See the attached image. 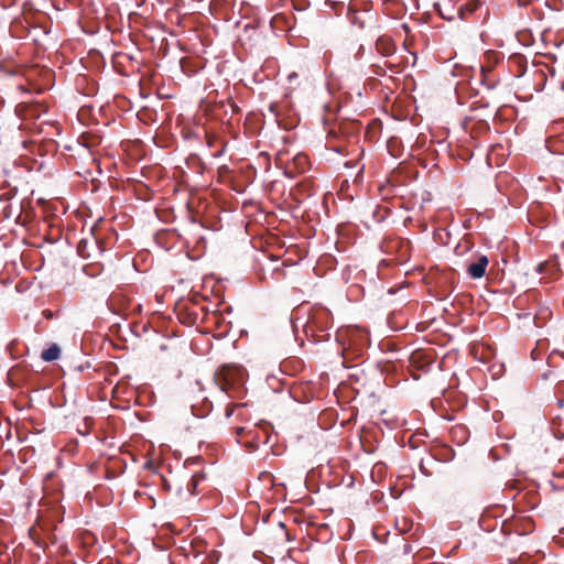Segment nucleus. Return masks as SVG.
I'll list each match as a JSON object with an SVG mask.
<instances>
[{
	"mask_svg": "<svg viewBox=\"0 0 564 564\" xmlns=\"http://www.w3.org/2000/svg\"><path fill=\"white\" fill-rule=\"evenodd\" d=\"M293 328L302 325L307 338H312L315 343H322L329 339L328 330L333 327V315L330 311L323 305H314L306 307L301 304L291 315Z\"/></svg>",
	"mask_w": 564,
	"mask_h": 564,
	"instance_id": "obj_1",
	"label": "nucleus"
},
{
	"mask_svg": "<svg viewBox=\"0 0 564 564\" xmlns=\"http://www.w3.org/2000/svg\"><path fill=\"white\" fill-rule=\"evenodd\" d=\"M47 105L39 100L21 101L15 107L17 116L22 120L21 129L41 133L43 131L42 123L36 124V120L47 112Z\"/></svg>",
	"mask_w": 564,
	"mask_h": 564,
	"instance_id": "obj_2",
	"label": "nucleus"
},
{
	"mask_svg": "<svg viewBox=\"0 0 564 564\" xmlns=\"http://www.w3.org/2000/svg\"><path fill=\"white\" fill-rule=\"evenodd\" d=\"M247 371L242 366L229 364L220 366L214 376L216 384L225 392L239 389L246 380Z\"/></svg>",
	"mask_w": 564,
	"mask_h": 564,
	"instance_id": "obj_3",
	"label": "nucleus"
},
{
	"mask_svg": "<svg viewBox=\"0 0 564 564\" xmlns=\"http://www.w3.org/2000/svg\"><path fill=\"white\" fill-rule=\"evenodd\" d=\"M310 167L308 156L304 153H299L293 158L292 164L288 166L286 173L291 176L304 173Z\"/></svg>",
	"mask_w": 564,
	"mask_h": 564,
	"instance_id": "obj_4",
	"label": "nucleus"
},
{
	"mask_svg": "<svg viewBox=\"0 0 564 564\" xmlns=\"http://www.w3.org/2000/svg\"><path fill=\"white\" fill-rule=\"evenodd\" d=\"M376 51L382 56H391L395 53L394 41L388 35H381L376 41Z\"/></svg>",
	"mask_w": 564,
	"mask_h": 564,
	"instance_id": "obj_5",
	"label": "nucleus"
},
{
	"mask_svg": "<svg viewBox=\"0 0 564 564\" xmlns=\"http://www.w3.org/2000/svg\"><path fill=\"white\" fill-rule=\"evenodd\" d=\"M488 258L486 256H479L478 259L467 267V272L473 279H480L486 273L488 265Z\"/></svg>",
	"mask_w": 564,
	"mask_h": 564,
	"instance_id": "obj_6",
	"label": "nucleus"
},
{
	"mask_svg": "<svg viewBox=\"0 0 564 564\" xmlns=\"http://www.w3.org/2000/svg\"><path fill=\"white\" fill-rule=\"evenodd\" d=\"M432 362L431 356L424 351L416 350L410 357V364L413 368L426 371Z\"/></svg>",
	"mask_w": 564,
	"mask_h": 564,
	"instance_id": "obj_7",
	"label": "nucleus"
},
{
	"mask_svg": "<svg viewBox=\"0 0 564 564\" xmlns=\"http://www.w3.org/2000/svg\"><path fill=\"white\" fill-rule=\"evenodd\" d=\"M482 3L478 0H467L465 3L460 4L456 12L462 20L468 19L469 15L474 14L477 10L481 8Z\"/></svg>",
	"mask_w": 564,
	"mask_h": 564,
	"instance_id": "obj_8",
	"label": "nucleus"
},
{
	"mask_svg": "<svg viewBox=\"0 0 564 564\" xmlns=\"http://www.w3.org/2000/svg\"><path fill=\"white\" fill-rule=\"evenodd\" d=\"M30 535L34 540L35 544L43 549L47 546V544H48L47 540L50 541L51 544L56 543V536L53 533L48 532L46 534V539H44V538H42L40 531L36 528H32L30 530Z\"/></svg>",
	"mask_w": 564,
	"mask_h": 564,
	"instance_id": "obj_9",
	"label": "nucleus"
},
{
	"mask_svg": "<svg viewBox=\"0 0 564 564\" xmlns=\"http://www.w3.org/2000/svg\"><path fill=\"white\" fill-rule=\"evenodd\" d=\"M59 355H61V348L56 344H53L47 349H44L42 351L41 358L44 361H54L59 358Z\"/></svg>",
	"mask_w": 564,
	"mask_h": 564,
	"instance_id": "obj_10",
	"label": "nucleus"
},
{
	"mask_svg": "<svg viewBox=\"0 0 564 564\" xmlns=\"http://www.w3.org/2000/svg\"><path fill=\"white\" fill-rule=\"evenodd\" d=\"M533 530V522L530 519H516L514 532L524 534Z\"/></svg>",
	"mask_w": 564,
	"mask_h": 564,
	"instance_id": "obj_11",
	"label": "nucleus"
},
{
	"mask_svg": "<svg viewBox=\"0 0 564 564\" xmlns=\"http://www.w3.org/2000/svg\"><path fill=\"white\" fill-rule=\"evenodd\" d=\"M204 479V475H200V474H195L192 476L191 480L187 482L186 485V488H187V491L191 494V495H195L196 494V489H197V486L198 484Z\"/></svg>",
	"mask_w": 564,
	"mask_h": 564,
	"instance_id": "obj_12",
	"label": "nucleus"
},
{
	"mask_svg": "<svg viewBox=\"0 0 564 564\" xmlns=\"http://www.w3.org/2000/svg\"><path fill=\"white\" fill-rule=\"evenodd\" d=\"M77 252L82 258H89L90 253L88 252V241L80 240L77 246Z\"/></svg>",
	"mask_w": 564,
	"mask_h": 564,
	"instance_id": "obj_13",
	"label": "nucleus"
},
{
	"mask_svg": "<svg viewBox=\"0 0 564 564\" xmlns=\"http://www.w3.org/2000/svg\"><path fill=\"white\" fill-rule=\"evenodd\" d=\"M514 528H516V520H513L512 522H508L507 520H505L501 523V531L506 535H509V534H511V532H514Z\"/></svg>",
	"mask_w": 564,
	"mask_h": 564,
	"instance_id": "obj_14",
	"label": "nucleus"
},
{
	"mask_svg": "<svg viewBox=\"0 0 564 564\" xmlns=\"http://www.w3.org/2000/svg\"><path fill=\"white\" fill-rule=\"evenodd\" d=\"M83 542L85 545H93L96 542V536L90 532L83 534Z\"/></svg>",
	"mask_w": 564,
	"mask_h": 564,
	"instance_id": "obj_15",
	"label": "nucleus"
},
{
	"mask_svg": "<svg viewBox=\"0 0 564 564\" xmlns=\"http://www.w3.org/2000/svg\"><path fill=\"white\" fill-rule=\"evenodd\" d=\"M494 516H495L494 510H491V509L485 510V512L481 514V518H480V525L485 528L486 521Z\"/></svg>",
	"mask_w": 564,
	"mask_h": 564,
	"instance_id": "obj_16",
	"label": "nucleus"
},
{
	"mask_svg": "<svg viewBox=\"0 0 564 564\" xmlns=\"http://www.w3.org/2000/svg\"><path fill=\"white\" fill-rule=\"evenodd\" d=\"M240 406H243V405L242 404H229L225 411L226 417H230L234 414L235 409L240 408Z\"/></svg>",
	"mask_w": 564,
	"mask_h": 564,
	"instance_id": "obj_17",
	"label": "nucleus"
},
{
	"mask_svg": "<svg viewBox=\"0 0 564 564\" xmlns=\"http://www.w3.org/2000/svg\"><path fill=\"white\" fill-rule=\"evenodd\" d=\"M345 335L349 336L350 339H352V337L355 336H359L361 335L360 332L358 329H349V330H346L345 332ZM344 336V333H341L339 335V337H343Z\"/></svg>",
	"mask_w": 564,
	"mask_h": 564,
	"instance_id": "obj_18",
	"label": "nucleus"
},
{
	"mask_svg": "<svg viewBox=\"0 0 564 564\" xmlns=\"http://www.w3.org/2000/svg\"><path fill=\"white\" fill-rule=\"evenodd\" d=\"M384 66H386V67H388V68H390L393 73H399V72H400V70H399V68H398V66H397V65H394V64H392V63H390V62H386V63H384Z\"/></svg>",
	"mask_w": 564,
	"mask_h": 564,
	"instance_id": "obj_19",
	"label": "nucleus"
},
{
	"mask_svg": "<svg viewBox=\"0 0 564 564\" xmlns=\"http://www.w3.org/2000/svg\"><path fill=\"white\" fill-rule=\"evenodd\" d=\"M438 13L444 19V20H448V21H452L454 19L453 15L451 14H445V12L440 8L438 9Z\"/></svg>",
	"mask_w": 564,
	"mask_h": 564,
	"instance_id": "obj_20",
	"label": "nucleus"
},
{
	"mask_svg": "<svg viewBox=\"0 0 564 564\" xmlns=\"http://www.w3.org/2000/svg\"><path fill=\"white\" fill-rule=\"evenodd\" d=\"M11 197H12V196H11V191H7V192H4L3 194H1V195H0V200H4V202H7V200H9Z\"/></svg>",
	"mask_w": 564,
	"mask_h": 564,
	"instance_id": "obj_21",
	"label": "nucleus"
},
{
	"mask_svg": "<svg viewBox=\"0 0 564 564\" xmlns=\"http://www.w3.org/2000/svg\"><path fill=\"white\" fill-rule=\"evenodd\" d=\"M246 429L243 426H239L235 429V434L237 437H240L245 434Z\"/></svg>",
	"mask_w": 564,
	"mask_h": 564,
	"instance_id": "obj_22",
	"label": "nucleus"
},
{
	"mask_svg": "<svg viewBox=\"0 0 564 564\" xmlns=\"http://www.w3.org/2000/svg\"><path fill=\"white\" fill-rule=\"evenodd\" d=\"M375 74H376V75H380V76H381V75H383V74H384V70H383V68H382L381 66L376 65V66H375Z\"/></svg>",
	"mask_w": 564,
	"mask_h": 564,
	"instance_id": "obj_23",
	"label": "nucleus"
},
{
	"mask_svg": "<svg viewBox=\"0 0 564 564\" xmlns=\"http://www.w3.org/2000/svg\"><path fill=\"white\" fill-rule=\"evenodd\" d=\"M10 209H11V205L10 204H8V205H6L3 207V213L6 214L7 217H9L10 214H11Z\"/></svg>",
	"mask_w": 564,
	"mask_h": 564,
	"instance_id": "obj_24",
	"label": "nucleus"
},
{
	"mask_svg": "<svg viewBox=\"0 0 564 564\" xmlns=\"http://www.w3.org/2000/svg\"><path fill=\"white\" fill-rule=\"evenodd\" d=\"M545 267H546V263H539V265L536 268L538 272L543 273Z\"/></svg>",
	"mask_w": 564,
	"mask_h": 564,
	"instance_id": "obj_25",
	"label": "nucleus"
},
{
	"mask_svg": "<svg viewBox=\"0 0 564 564\" xmlns=\"http://www.w3.org/2000/svg\"><path fill=\"white\" fill-rule=\"evenodd\" d=\"M457 432H465V429L463 426H456L453 431V433H457Z\"/></svg>",
	"mask_w": 564,
	"mask_h": 564,
	"instance_id": "obj_26",
	"label": "nucleus"
},
{
	"mask_svg": "<svg viewBox=\"0 0 564 564\" xmlns=\"http://www.w3.org/2000/svg\"><path fill=\"white\" fill-rule=\"evenodd\" d=\"M297 77V74L296 73H292L289 75V82H292L293 79H295Z\"/></svg>",
	"mask_w": 564,
	"mask_h": 564,
	"instance_id": "obj_27",
	"label": "nucleus"
}]
</instances>
